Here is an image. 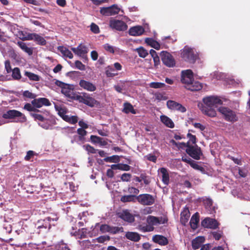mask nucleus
<instances>
[{
  "label": "nucleus",
  "instance_id": "de8ad7c7",
  "mask_svg": "<svg viewBox=\"0 0 250 250\" xmlns=\"http://www.w3.org/2000/svg\"><path fill=\"white\" fill-rule=\"evenodd\" d=\"M187 137L189 139V140L188 142H189V144H191L190 143H191V145H196L197 139L195 135H193L188 132L187 134Z\"/></svg>",
  "mask_w": 250,
  "mask_h": 250
},
{
  "label": "nucleus",
  "instance_id": "052dcab7",
  "mask_svg": "<svg viewBox=\"0 0 250 250\" xmlns=\"http://www.w3.org/2000/svg\"><path fill=\"white\" fill-rule=\"evenodd\" d=\"M90 140L94 144H99V142H101L100 141L103 140V138L97 136L91 135Z\"/></svg>",
  "mask_w": 250,
  "mask_h": 250
},
{
  "label": "nucleus",
  "instance_id": "680f3d73",
  "mask_svg": "<svg viewBox=\"0 0 250 250\" xmlns=\"http://www.w3.org/2000/svg\"><path fill=\"white\" fill-rule=\"evenodd\" d=\"M84 146L85 147V149L89 153L95 154L97 152V151L98 150L94 148V147L91 146L89 145H86Z\"/></svg>",
  "mask_w": 250,
  "mask_h": 250
},
{
  "label": "nucleus",
  "instance_id": "7c9ffc66",
  "mask_svg": "<svg viewBox=\"0 0 250 250\" xmlns=\"http://www.w3.org/2000/svg\"><path fill=\"white\" fill-rule=\"evenodd\" d=\"M161 122L167 126L169 128H173L174 124L173 121L169 117L166 115H162L160 117Z\"/></svg>",
  "mask_w": 250,
  "mask_h": 250
},
{
  "label": "nucleus",
  "instance_id": "0eeeda50",
  "mask_svg": "<svg viewBox=\"0 0 250 250\" xmlns=\"http://www.w3.org/2000/svg\"><path fill=\"white\" fill-rule=\"evenodd\" d=\"M163 63L168 67H172L175 65V61L172 55L166 51H163L160 53Z\"/></svg>",
  "mask_w": 250,
  "mask_h": 250
},
{
  "label": "nucleus",
  "instance_id": "a18cd8bd",
  "mask_svg": "<svg viewBox=\"0 0 250 250\" xmlns=\"http://www.w3.org/2000/svg\"><path fill=\"white\" fill-rule=\"evenodd\" d=\"M23 109L28 111L40 112V110L35 108V107L32 104L26 103L24 104Z\"/></svg>",
  "mask_w": 250,
  "mask_h": 250
},
{
  "label": "nucleus",
  "instance_id": "c85d7f7f",
  "mask_svg": "<svg viewBox=\"0 0 250 250\" xmlns=\"http://www.w3.org/2000/svg\"><path fill=\"white\" fill-rule=\"evenodd\" d=\"M58 219V218L56 217L55 218H52L50 216L47 217L45 218L43 220L44 223L42 224V226H39V228H48V229H50L51 228V222L53 221H57Z\"/></svg>",
  "mask_w": 250,
  "mask_h": 250
},
{
  "label": "nucleus",
  "instance_id": "58836bf2",
  "mask_svg": "<svg viewBox=\"0 0 250 250\" xmlns=\"http://www.w3.org/2000/svg\"><path fill=\"white\" fill-rule=\"evenodd\" d=\"M24 75L28 77L31 81H39L40 80V78L38 75L30 72L25 71Z\"/></svg>",
  "mask_w": 250,
  "mask_h": 250
},
{
  "label": "nucleus",
  "instance_id": "423d86ee",
  "mask_svg": "<svg viewBox=\"0 0 250 250\" xmlns=\"http://www.w3.org/2000/svg\"><path fill=\"white\" fill-rule=\"evenodd\" d=\"M186 152L190 157L197 160H200L201 156L203 155L201 147L197 145L190 144L188 148L186 149Z\"/></svg>",
  "mask_w": 250,
  "mask_h": 250
},
{
  "label": "nucleus",
  "instance_id": "20e7f679",
  "mask_svg": "<svg viewBox=\"0 0 250 250\" xmlns=\"http://www.w3.org/2000/svg\"><path fill=\"white\" fill-rule=\"evenodd\" d=\"M75 99L79 102L83 103L89 106L94 107L99 104V102L94 98L90 96L87 93H82L81 95H77Z\"/></svg>",
  "mask_w": 250,
  "mask_h": 250
},
{
  "label": "nucleus",
  "instance_id": "f257e3e1",
  "mask_svg": "<svg viewBox=\"0 0 250 250\" xmlns=\"http://www.w3.org/2000/svg\"><path fill=\"white\" fill-rule=\"evenodd\" d=\"M203 101L204 104H199L198 107L204 114L211 117H215L216 115L215 108L223 103L221 99L214 96L204 98Z\"/></svg>",
  "mask_w": 250,
  "mask_h": 250
},
{
  "label": "nucleus",
  "instance_id": "603ef678",
  "mask_svg": "<svg viewBox=\"0 0 250 250\" xmlns=\"http://www.w3.org/2000/svg\"><path fill=\"white\" fill-rule=\"evenodd\" d=\"M212 234L213 238L216 240H219L222 237L223 235V231L221 230H218L217 231L212 232Z\"/></svg>",
  "mask_w": 250,
  "mask_h": 250
},
{
  "label": "nucleus",
  "instance_id": "cd10ccee",
  "mask_svg": "<svg viewBox=\"0 0 250 250\" xmlns=\"http://www.w3.org/2000/svg\"><path fill=\"white\" fill-rule=\"evenodd\" d=\"M205 239L204 237L198 236L192 241V247L194 250L199 249L204 242Z\"/></svg>",
  "mask_w": 250,
  "mask_h": 250
},
{
  "label": "nucleus",
  "instance_id": "5701e85b",
  "mask_svg": "<svg viewBox=\"0 0 250 250\" xmlns=\"http://www.w3.org/2000/svg\"><path fill=\"white\" fill-rule=\"evenodd\" d=\"M152 240L155 243L162 246L167 245L168 243L167 239L163 235H155L153 237Z\"/></svg>",
  "mask_w": 250,
  "mask_h": 250
},
{
  "label": "nucleus",
  "instance_id": "ea45409f",
  "mask_svg": "<svg viewBox=\"0 0 250 250\" xmlns=\"http://www.w3.org/2000/svg\"><path fill=\"white\" fill-rule=\"evenodd\" d=\"M104 161L105 162L118 163L120 161V158L118 155H113L104 158Z\"/></svg>",
  "mask_w": 250,
  "mask_h": 250
},
{
  "label": "nucleus",
  "instance_id": "0e129e2a",
  "mask_svg": "<svg viewBox=\"0 0 250 250\" xmlns=\"http://www.w3.org/2000/svg\"><path fill=\"white\" fill-rule=\"evenodd\" d=\"M204 205L207 208H211L213 205V202L211 199L207 198L204 200Z\"/></svg>",
  "mask_w": 250,
  "mask_h": 250
},
{
  "label": "nucleus",
  "instance_id": "f03ea898",
  "mask_svg": "<svg viewBox=\"0 0 250 250\" xmlns=\"http://www.w3.org/2000/svg\"><path fill=\"white\" fill-rule=\"evenodd\" d=\"M181 56L186 62L194 63L198 58V54L193 48L185 46L181 50Z\"/></svg>",
  "mask_w": 250,
  "mask_h": 250
},
{
  "label": "nucleus",
  "instance_id": "6ab92c4d",
  "mask_svg": "<svg viewBox=\"0 0 250 250\" xmlns=\"http://www.w3.org/2000/svg\"><path fill=\"white\" fill-rule=\"evenodd\" d=\"M144 32V28L142 26L138 25L131 27L128 31V33L131 36H138L143 34Z\"/></svg>",
  "mask_w": 250,
  "mask_h": 250
},
{
  "label": "nucleus",
  "instance_id": "412c9836",
  "mask_svg": "<svg viewBox=\"0 0 250 250\" xmlns=\"http://www.w3.org/2000/svg\"><path fill=\"white\" fill-rule=\"evenodd\" d=\"M190 217V212L188 208H185L181 213L180 222L186 226Z\"/></svg>",
  "mask_w": 250,
  "mask_h": 250
},
{
  "label": "nucleus",
  "instance_id": "f704fd0d",
  "mask_svg": "<svg viewBox=\"0 0 250 250\" xmlns=\"http://www.w3.org/2000/svg\"><path fill=\"white\" fill-rule=\"evenodd\" d=\"M135 51L138 53L141 58H145L148 55L147 51L142 46L137 48L135 49Z\"/></svg>",
  "mask_w": 250,
  "mask_h": 250
},
{
  "label": "nucleus",
  "instance_id": "7ed1b4c3",
  "mask_svg": "<svg viewBox=\"0 0 250 250\" xmlns=\"http://www.w3.org/2000/svg\"><path fill=\"white\" fill-rule=\"evenodd\" d=\"M5 119H15V122L24 123L26 121V117L21 112L15 110H9L2 115Z\"/></svg>",
  "mask_w": 250,
  "mask_h": 250
},
{
  "label": "nucleus",
  "instance_id": "c03bdc74",
  "mask_svg": "<svg viewBox=\"0 0 250 250\" xmlns=\"http://www.w3.org/2000/svg\"><path fill=\"white\" fill-rule=\"evenodd\" d=\"M12 76L15 80H19L21 78L20 70L18 67L14 68L12 71Z\"/></svg>",
  "mask_w": 250,
  "mask_h": 250
},
{
  "label": "nucleus",
  "instance_id": "bb28decb",
  "mask_svg": "<svg viewBox=\"0 0 250 250\" xmlns=\"http://www.w3.org/2000/svg\"><path fill=\"white\" fill-rule=\"evenodd\" d=\"M159 171L162 175V182L166 185H167L169 182V176L167 169L165 167H162L159 169Z\"/></svg>",
  "mask_w": 250,
  "mask_h": 250
},
{
  "label": "nucleus",
  "instance_id": "72a5a7b5",
  "mask_svg": "<svg viewBox=\"0 0 250 250\" xmlns=\"http://www.w3.org/2000/svg\"><path fill=\"white\" fill-rule=\"evenodd\" d=\"M135 195H124L121 197V201L123 203L126 202H135L136 197Z\"/></svg>",
  "mask_w": 250,
  "mask_h": 250
},
{
  "label": "nucleus",
  "instance_id": "69168bd1",
  "mask_svg": "<svg viewBox=\"0 0 250 250\" xmlns=\"http://www.w3.org/2000/svg\"><path fill=\"white\" fill-rule=\"evenodd\" d=\"M35 154L34 151L32 150H29L27 152L26 155L24 157L26 161H29L30 159L34 156Z\"/></svg>",
  "mask_w": 250,
  "mask_h": 250
},
{
  "label": "nucleus",
  "instance_id": "4be33fe9",
  "mask_svg": "<svg viewBox=\"0 0 250 250\" xmlns=\"http://www.w3.org/2000/svg\"><path fill=\"white\" fill-rule=\"evenodd\" d=\"M187 89L191 91H195L201 90L202 87V84L199 82L193 80L189 84L186 86Z\"/></svg>",
  "mask_w": 250,
  "mask_h": 250
},
{
  "label": "nucleus",
  "instance_id": "f8f14e48",
  "mask_svg": "<svg viewBox=\"0 0 250 250\" xmlns=\"http://www.w3.org/2000/svg\"><path fill=\"white\" fill-rule=\"evenodd\" d=\"M147 223L150 226H157L160 224H164L167 222V219L163 217H157L149 215L146 219Z\"/></svg>",
  "mask_w": 250,
  "mask_h": 250
},
{
  "label": "nucleus",
  "instance_id": "37998d69",
  "mask_svg": "<svg viewBox=\"0 0 250 250\" xmlns=\"http://www.w3.org/2000/svg\"><path fill=\"white\" fill-rule=\"evenodd\" d=\"M124 228L123 227H116L112 226L111 228L110 234H116L119 233H122L124 232Z\"/></svg>",
  "mask_w": 250,
  "mask_h": 250
},
{
  "label": "nucleus",
  "instance_id": "774afa93",
  "mask_svg": "<svg viewBox=\"0 0 250 250\" xmlns=\"http://www.w3.org/2000/svg\"><path fill=\"white\" fill-rule=\"evenodd\" d=\"M130 169V167L127 165L124 164L120 163V167L119 170H124V171H128Z\"/></svg>",
  "mask_w": 250,
  "mask_h": 250
},
{
  "label": "nucleus",
  "instance_id": "ddd939ff",
  "mask_svg": "<svg viewBox=\"0 0 250 250\" xmlns=\"http://www.w3.org/2000/svg\"><path fill=\"white\" fill-rule=\"evenodd\" d=\"M201 225L204 228L216 229L218 227L219 223L214 219L206 218L201 222Z\"/></svg>",
  "mask_w": 250,
  "mask_h": 250
},
{
  "label": "nucleus",
  "instance_id": "4468645a",
  "mask_svg": "<svg viewBox=\"0 0 250 250\" xmlns=\"http://www.w3.org/2000/svg\"><path fill=\"white\" fill-rule=\"evenodd\" d=\"M167 107L173 110H177L181 112L184 113L186 111V108L181 104L172 100H168L167 102Z\"/></svg>",
  "mask_w": 250,
  "mask_h": 250
},
{
  "label": "nucleus",
  "instance_id": "5fc2aeb1",
  "mask_svg": "<svg viewBox=\"0 0 250 250\" xmlns=\"http://www.w3.org/2000/svg\"><path fill=\"white\" fill-rule=\"evenodd\" d=\"M131 175L129 173H125L121 176V179L123 182H128L130 180Z\"/></svg>",
  "mask_w": 250,
  "mask_h": 250
},
{
  "label": "nucleus",
  "instance_id": "bf43d9fd",
  "mask_svg": "<svg viewBox=\"0 0 250 250\" xmlns=\"http://www.w3.org/2000/svg\"><path fill=\"white\" fill-rule=\"evenodd\" d=\"M23 96L25 97L28 98L30 99H34L36 98V95L28 90H26L23 92Z\"/></svg>",
  "mask_w": 250,
  "mask_h": 250
},
{
  "label": "nucleus",
  "instance_id": "13d9d810",
  "mask_svg": "<svg viewBox=\"0 0 250 250\" xmlns=\"http://www.w3.org/2000/svg\"><path fill=\"white\" fill-rule=\"evenodd\" d=\"M127 191L131 194V195H135V196L139 193V190L133 187H128Z\"/></svg>",
  "mask_w": 250,
  "mask_h": 250
},
{
  "label": "nucleus",
  "instance_id": "9b49d317",
  "mask_svg": "<svg viewBox=\"0 0 250 250\" xmlns=\"http://www.w3.org/2000/svg\"><path fill=\"white\" fill-rule=\"evenodd\" d=\"M117 215L120 218L128 223H132L135 221L134 216L128 209L123 210L118 212Z\"/></svg>",
  "mask_w": 250,
  "mask_h": 250
},
{
  "label": "nucleus",
  "instance_id": "e433bc0d",
  "mask_svg": "<svg viewBox=\"0 0 250 250\" xmlns=\"http://www.w3.org/2000/svg\"><path fill=\"white\" fill-rule=\"evenodd\" d=\"M63 120L68 123L69 124L74 125L78 122V117L77 116H69L68 115H67L66 117L64 118V119Z\"/></svg>",
  "mask_w": 250,
  "mask_h": 250
},
{
  "label": "nucleus",
  "instance_id": "864d4df0",
  "mask_svg": "<svg viewBox=\"0 0 250 250\" xmlns=\"http://www.w3.org/2000/svg\"><path fill=\"white\" fill-rule=\"evenodd\" d=\"M182 75L193 79V72L190 69H187L186 70L182 71Z\"/></svg>",
  "mask_w": 250,
  "mask_h": 250
},
{
  "label": "nucleus",
  "instance_id": "49530a36",
  "mask_svg": "<svg viewBox=\"0 0 250 250\" xmlns=\"http://www.w3.org/2000/svg\"><path fill=\"white\" fill-rule=\"evenodd\" d=\"M190 166L193 168H194V169H195L196 170H198L200 171H201L202 172L205 171V168L203 167L198 165V164L196 162H195L194 161H193L191 163V164H190Z\"/></svg>",
  "mask_w": 250,
  "mask_h": 250
},
{
  "label": "nucleus",
  "instance_id": "2f4dec72",
  "mask_svg": "<svg viewBox=\"0 0 250 250\" xmlns=\"http://www.w3.org/2000/svg\"><path fill=\"white\" fill-rule=\"evenodd\" d=\"M18 45L25 52L29 55H32L33 54V48L27 46L26 43L19 41L17 42Z\"/></svg>",
  "mask_w": 250,
  "mask_h": 250
},
{
  "label": "nucleus",
  "instance_id": "6e6d98bb",
  "mask_svg": "<svg viewBox=\"0 0 250 250\" xmlns=\"http://www.w3.org/2000/svg\"><path fill=\"white\" fill-rule=\"evenodd\" d=\"M90 30L95 34L99 33L100 31L99 26L94 23H91L90 25Z\"/></svg>",
  "mask_w": 250,
  "mask_h": 250
},
{
  "label": "nucleus",
  "instance_id": "1a4fd4ad",
  "mask_svg": "<svg viewBox=\"0 0 250 250\" xmlns=\"http://www.w3.org/2000/svg\"><path fill=\"white\" fill-rule=\"evenodd\" d=\"M110 27L118 31H124L127 28V25L124 21L118 20L113 19L109 21Z\"/></svg>",
  "mask_w": 250,
  "mask_h": 250
},
{
  "label": "nucleus",
  "instance_id": "a878e982",
  "mask_svg": "<svg viewBox=\"0 0 250 250\" xmlns=\"http://www.w3.org/2000/svg\"><path fill=\"white\" fill-rule=\"evenodd\" d=\"M122 111L125 114L131 113L133 114H135L137 113V111L134 109L133 105L128 102L124 104V108Z\"/></svg>",
  "mask_w": 250,
  "mask_h": 250
},
{
  "label": "nucleus",
  "instance_id": "dca6fc26",
  "mask_svg": "<svg viewBox=\"0 0 250 250\" xmlns=\"http://www.w3.org/2000/svg\"><path fill=\"white\" fill-rule=\"evenodd\" d=\"M79 85L83 89L90 92H93L96 90V86L95 84L84 80L80 81Z\"/></svg>",
  "mask_w": 250,
  "mask_h": 250
},
{
  "label": "nucleus",
  "instance_id": "b1692460",
  "mask_svg": "<svg viewBox=\"0 0 250 250\" xmlns=\"http://www.w3.org/2000/svg\"><path fill=\"white\" fill-rule=\"evenodd\" d=\"M199 222V214L198 212H196L191 217L189 224L190 227L195 230L197 228Z\"/></svg>",
  "mask_w": 250,
  "mask_h": 250
},
{
  "label": "nucleus",
  "instance_id": "f3484780",
  "mask_svg": "<svg viewBox=\"0 0 250 250\" xmlns=\"http://www.w3.org/2000/svg\"><path fill=\"white\" fill-rule=\"evenodd\" d=\"M71 50L77 55L82 57L83 58H86V54L88 52V49L85 45L81 44L76 48L72 47Z\"/></svg>",
  "mask_w": 250,
  "mask_h": 250
},
{
  "label": "nucleus",
  "instance_id": "c9c22d12",
  "mask_svg": "<svg viewBox=\"0 0 250 250\" xmlns=\"http://www.w3.org/2000/svg\"><path fill=\"white\" fill-rule=\"evenodd\" d=\"M77 132L79 135V136L78 137V140L80 141H83L85 139L84 137L87 134V131L84 129L79 128L77 129Z\"/></svg>",
  "mask_w": 250,
  "mask_h": 250
},
{
  "label": "nucleus",
  "instance_id": "6e6552de",
  "mask_svg": "<svg viewBox=\"0 0 250 250\" xmlns=\"http://www.w3.org/2000/svg\"><path fill=\"white\" fill-rule=\"evenodd\" d=\"M136 200L141 205L144 206H150L155 202L153 196L149 194H142L136 197Z\"/></svg>",
  "mask_w": 250,
  "mask_h": 250
},
{
  "label": "nucleus",
  "instance_id": "09e8293b",
  "mask_svg": "<svg viewBox=\"0 0 250 250\" xmlns=\"http://www.w3.org/2000/svg\"><path fill=\"white\" fill-rule=\"evenodd\" d=\"M30 116L32 117L35 121L38 120L42 122L44 121V118L41 114L35 113H30Z\"/></svg>",
  "mask_w": 250,
  "mask_h": 250
},
{
  "label": "nucleus",
  "instance_id": "e2e57ef3",
  "mask_svg": "<svg viewBox=\"0 0 250 250\" xmlns=\"http://www.w3.org/2000/svg\"><path fill=\"white\" fill-rule=\"evenodd\" d=\"M75 64L76 67L81 70H84L85 69V66L79 61H76Z\"/></svg>",
  "mask_w": 250,
  "mask_h": 250
},
{
  "label": "nucleus",
  "instance_id": "aec40b11",
  "mask_svg": "<svg viewBox=\"0 0 250 250\" xmlns=\"http://www.w3.org/2000/svg\"><path fill=\"white\" fill-rule=\"evenodd\" d=\"M66 85L62 87L61 89L62 93L68 98L75 99L73 89L71 88V85L67 83Z\"/></svg>",
  "mask_w": 250,
  "mask_h": 250
},
{
  "label": "nucleus",
  "instance_id": "3c124183",
  "mask_svg": "<svg viewBox=\"0 0 250 250\" xmlns=\"http://www.w3.org/2000/svg\"><path fill=\"white\" fill-rule=\"evenodd\" d=\"M193 80V79L190 78V77H185L181 75V81L183 83L186 84L187 85L189 84Z\"/></svg>",
  "mask_w": 250,
  "mask_h": 250
},
{
  "label": "nucleus",
  "instance_id": "a19ab883",
  "mask_svg": "<svg viewBox=\"0 0 250 250\" xmlns=\"http://www.w3.org/2000/svg\"><path fill=\"white\" fill-rule=\"evenodd\" d=\"M34 41L41 45H45L46 44V41L44 38L37 34H36Z\"/></svg>",
  "mask_w": 250,
  "mask_h": 250
},
{
  "label": "nucleus",
  "instance_id": "393cba45",
  "mask_svg": "<svg viewBox=\"0 0 250 250\" xmlns=\"http://www.w3.org/2000/svg\"><path fill=\"white\" fill-rule=\"evenodd\" d=\"M125 236L127 239L136 242L139 241L141 239L140 234L136 232L127 231Z\"/></svg>",
  "mask_w": 250,
  "mask_h": 250
},
{
  "label": "nucleus",
  "instance_id": "4c0bfd02",
  "mask_svg": "<svg viewBox=\"0 0 250 250\" xmlns=\"http://www.w3.org/2000/svg\"><path fill=\"white\" fill-rule=\"evenodd\" d=\"M56 110L58 111V115L63 119L66 117V113L67 111L66 108L59 106H55Z\"/></svg>",
  "mask_w": 250,
  "mask_h": 250
},
{
  "label": "nucleus",
  "instance_id": "473e14b6",
  "mask_svg": "<svg viewBox=\"0 0 250 250\" xmlns=\"http://www.w3.org/2000/svg\"><path fill=\"white\" fill-rule=\"evenodd\" d=\"M58 50L62 53V54L69 59H72L73 55L72 52L66 47L63 46L58 47Z\"/></svg>",
  "mask_w": 250,
  "mask_h": 250
},
{
  "label": "nucleus",
  "instance_id": "9d476101",
  "mask_svg": "<svg viewBox=\"0 0 250 250\" xmlns=\"http://www.w3.org/2000/svg\"><path fill=\"white\" fill-rule=\"evenodd\" d=\"M120 9L115 4L110 7H102L100 9L101 14L106 16L115 15L119 13Z\"/></svg>",
  "mask_w": 250,
  "mask_h": 250
},
{
  "label": "nucleus",
  "instance_id": "8fccbe9b",
  "mask_svg": "<svg viewBox=\"0 0 250 250\" xmlns=\"http://www.w3.org/2000/svg\"><path fill=\"white\" fill-rule=\"evenodd\" d=\"M165 85L164 83L159 82H152L150 83V86L153 88H163Z\"/></svg>",
  "mask_w": 250,
  "mask_h": 250
},
{
  "label": "nucleus",
  "instance_id": "39448f33",
  "mask_svg": "<svg viewBox=\"0 0 250 250\" xmlns=\"http://www.w3.org/2000/svg\"><path fill=\"white\" fill-rule=\"evenodd\" d=\"M218 110L223 115L224 119L228 122L234 123L238 120L236 112L228 107H220Z\"/></svg>",
  "mask_w": 250,
  "mask_h": 250
},
{
  "label": "nucleus",
  "instance_id": "79ce46f5",
  "mask_svg": "<svg viewBox=\"0 0 250 250\" xmlns=\"http://www.w3.org/2000/svg\"><path fill=\"white\" fill-rule=\"evenodd\" d=\"M111 226L107 224H102L100 227V230L103 233H109L110 234Z\"/></svg>",
  "mask_w": 250,
  "mask_h": 250
},
{
  "label": "nucleus",
  "instance_id": "4d7b16f0",
  "mask_svg": "<svg viewBox=\"0 0 250 250\" xmlns=\"http://www.w3.org/2000/svg\"><path fill=\"white\" fill-rule=\"evenodd\" d=\"M97 241L100 243H103L106 241L110 240V237L107 235L101 236L96 238Z\"/></svg>",
  "mask_w": 250,
  "mask_h": 250
},
{
  "label": "nucleus",
  "instance_id": "c756f323",
  "mask_svg": "<svg viewBox=\"0 0 250 250\" xmlns=\"http://www.w3.org/2000/svg\"><path fill=\"white\" fill-rule=\"evenodd\" d=\"M145 42L148 45L156 50H159L160 49V44L159 43L152 38H146L145 39Z\"/></svg>",
  "mask_w": 250,
  "mask_h": 250
},
{
  "label": "nucleus",
  "instance_id": "338daca9",
  "mask_svg": "<svg viewBox=\"0 0 250 250\" xmlns=\"http://www.w3.org/2000/svg\"><path fill=\"white\" fill-rule=\"evenodd\" d=\"M104 48L106 51H107L110 53H114V49L113 47L112 46H111L110 45H109L108 43L105 44L104 45Z\"/></svg>",
  "mask_w": 250,
  "mask_h": 250
},
{
  "label": "nucleus",
  "instance_id": "2eb2a0df",
  "mask_svg": "<svg viewBox=\"0 0 250 250\" xmlns=\"http://www.w3.org/2000/svg\"><path fill=\"white\" fill-rule=\"evenodd\" d=\"M31 104L35 108H41L42 106H50L51 104L49 100L46 98H39L35 99L31 101Z\"/></svg>",
  "mask_w": 250,
  "mask_h": 250
},
{
  "label": "nucleus",
  "instance_id": "a211bd4d",
  "mask_svg": "<svg viewBox=\"0 0 250 250\" xmlns=\"http://www.w3.org/2000/svg\"><path fill=\"white\" fill-rule=\"evenodd\" d=\"M56 124V120L54 118L45 119L44 121L39 124L42 127L45 129H52L53 125Z\"/></svg>",
  "mask_w": 250,
  "mask_h": 250
}]
</instances>
